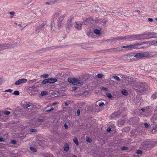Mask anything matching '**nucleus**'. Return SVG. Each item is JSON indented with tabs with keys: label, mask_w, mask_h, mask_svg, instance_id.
I'll use <instances>...</instances> for the list:
<instances>
[{
	"label": "nucleus",
	"mask_w": 157,
	"mask_h": 157,
	"mask_svg": "<svg viewBox=\"0 0 157 157\" xmlns=\"http://www.w3.org/2000/svg\"><path fill=\"white\" fill-rule=\"evenodd\" d=\"M157 37V34L154 32L127 36L128 40H129L150 39Z\"/></svg>",
	"instance_id": "obj_1"
},
{
	"label": "nucleus",
	"mask_w": 157,
	"mask_h": 157,
	"mask_svg": "<svg viewBox=\"0 0 157 157\" xmlns=\"http://www.w3.org/2000/svg\"><path fill=\"white\" fill-rule=\"evenodd\" d=\"M134 89L139 91L141 93H147L149 87L145 83H140L133 86Z\"/></svg>",
	"instance_id": "obj_2"
},
{
	"label": "nucleus",
	"mask_w": 157,
	"mask_h": 157,
	"mask_svg": "<svg viewBox=\"0 0 157 157\" xmlns=\"http://www.w3.org/2000/svg\"><path fill=\"white\" fill-rule=\"evenodd\" d=\"M143 145L144 148L150 149L154 146H157V140L146 141L144 142Z\"/></svg>",
	"instance_id": "obj_3"
},
{
	"label": "nucleus",
	"mask_w": 157,
	"mask_h": 157,
	"mask_svg": "<svg viewBox=\"0 0 157 157\" xmlns=\"http://www.w3.org/2000/svg\"><path fill=\"white\" fill-rule=\"evenodd\" d=\"M67 81L69 83L75 85H82L84 83L83 82L75 78H68Z\"/></svg>",
	"instance_id": "obj_4"
},
{
	"label": "nucleus",
	"mask_w": 157,
	"mask_h": 157,
	"mask_svg": "<svg viewBox=\"0 0 157 157\" xmlns=\"http://www.w3.org/2000/svg\"><path fill=\"white\" fill-rule=\"evenodd\" d=\"M134 57L138 59H142L143 57H147L149 56V53L148 52H143L134 54Z\"/></svg>",
	"instance_id": "obj_5"
},
{
	"label": "nucleus",
	"mask_w": 157,
	"mask_h": 157,
	"mask_svg": "<svg viewBox=\"0 0 157 157\" xmlns=\"http://www.w3.org/2000/svg\"><path fill=\"white\" fill-rule=\"evenodd\" d=\"M141 45V44H139V43H136L134 44H131L127 46H123L122 47H121V48L122 49V48H128L129 49L138 48V46L139 45Z\"/></svg>",
	"instance_id": "obj_6"
},
{
	"label": "nucleus",
	"mask_w": 157,
	"mask_h": 157,
	"mask_svg": "<svg viewBox=\"0 0 157 157\" xmlns=\"http://www.w3.org/2000/svg\"><path fill=\"white\" fill-rule=\"evenodd\" d=\"M124 39H127L128 40L127 36H117L115 38L112 39H109L105 40V41H115V40H124ZM104 41H105L104 40Z\"/></svg>",
	"instance_id": "obj_7"
},
{
	"label": "nucleus",
	"mask_w": 157,
	"mask_h": 157,
	"mask_svg": "<svg viewBox=\"0 0 157 157\" xmlns=\"http://www.w3.org/2000/svg\"><path fill=\"white\" fill-rule=\"evenodd\" d=\"M27 81V80L26 78H21L16 81L15 82L14 84L16 85H18L25 83Z\"/></svg>",
	"instance_id": "obj_8"
},
{
	"label": "nucleus",
	"mask_w": 157,
	"mask_h": 157,
	"mask_svg": "<svg viewBox=\"0 0 157 157\" xmlns=\"http://www.w3.org/2000/svg\"><path fill=\"white\" fill-rule=\"evenodd\" d=\"M93 21V20L91 17H88L83 20L82 23L85 25H87L89 23H92Z\"/></svg>",
	"instance_id": "obj_9"
},
{
	"label": "nucleus",
	"mask_w": 157,
	"mask_h": 157,
	"mask_svg": "<svg viewBox=\"0 0 157 157\" xmlns=\"http://www.w3.org/2000/svg\"><path fill=\"white\" fill-rule=\"evenodd\" d=\"M73 25L72 21V18L70 17L67 21L66 25V27L68 29H69L72 27Z\"/></svg>",
	"instance_id": "obj_10"
},
{
	"label": "nucleus",
	"mask_w": 157,
	"mask_h": 157,
	"mask_svg": "<svg viewBox=\"0 0 157 157\" xmlns=\"http://www.w3.org/2000/svg\"><path fill=\"white\" fill-rule=\"evenodd\" d=\"M14 45H10L9 44H4L2 45H0V50L7 48L10 47H14Z\"/></svg>",
	"instance_id": "obj_11"
},
{
	"label": "nucleus",
	"mask_w": 157,
	"mask_h": 157,
	"mask_svg": "<svg viewBox=\"0 0 157 157\" xmlns=\"http://www.w3.org/2000/svg\"><path fill=\"white\" fill-rule=\"evenodd\" d=\"M82 24L80 23L79 22L77 21L75 22V24L74 27L75 29L78 30H80L82 29Z\"/></svg>",
	"instance_id": "obj_12"
},
{
	"label": "nucleus",
	"mask_w": 157,
	"mask_h": 157,
	"mask_svg": "<svg viewBox=\"0 0 157 157\" xmlns=\"http://www.w3.org/2000/svg\"><path fill=\"white\" fill-rule=\"evenodd\" d=\"M48 83H49V81L48 79V78L45 79L43 80L42 81L40 80L38 82H36L35 83V85H36V86H38V83L40 84L41 85H43Z\"/></svg>",
	"instance_id": "obj_13"
},
{
	"label": "nucleus",
	"mask_w": 157,
	"mask_h": 157,
	"mask_svg": "<svg viewBox=\"0 0 157 157\" xmlns=\"http://www.w3.org/2000/svg\"><path fill=\"white\" fill-rule=\"evenodd\" d=\"M21 105L24 108H28L30 106V105L26 101L22 102Z\"/></svg>",
	"instance_id": "obj_14"
},
{
	"label": "nucleus",
	"mask_w": 157,
	"mask_h": 157,
	"mask_svg": "<svg viewBox=\"0 0 157 157\" xmlns=\"http://www.w3.org/2000/svg\"><path fill=\"white\" fill-rule=\"evenodd\" d=\"M57 26L58 27V29H60L63 26V25L64 24V23H63V21L62 22L60 21L57 20Z\"/></svg>",
	"instance_id": "obj_15"
},
{
	"label": "nucleus",
	"mask_w": 157,
	"mask_h": 157,
	"mask_svg": "<svg viewBox=\"0 0 157 157\" xmlns=\"http://www.w3.org/2000/svg\"><path fill=\"white\" fill-rule=\"evenodd\" d=\"M51 26L52 30L55 31V30L56 29L55 28V25L53 21H51Z\"/></svg>",
	"instance_id": "obj_16"
},
{
	"label": "nucleus",
	"mask_w": 157,
	"mask_h": 157,
	"mask_svg": "<svg viewBox=\"0 0 157 157\" xmlns=\"http://www.w3.org/2000/svg\"><path fill=\"white\" fill-rule=\"evenodd\" d=\"M130 56H129L128 55V54L123 56V58L124 60H133L135 59L134 58H130Z\"/></svg>",
	"instance_id": "obj_17"
},
{
	"label": "nucleus",
	"mask_w": 157,
	"mask_h": 157,
	"mask_svg": "<svg viewBox=\"0 0 157 157\" xmlns=\"http://www.w3.org/2000/svg\"><path fill=\"white\" fill-rule=\"evenodd\" d=\"M49 83H53L56 82L57 81V79L56 78H48Z\"/></svg>",
	"instance_id": "obj_18"
},
{
	"label": "nucleus",
	"mask_w": 157,
	"mask_h": 157,
	"mask_svg": "<svg viewBox=\"0 0 157 157\" xmlns=\"http://www.w3.org/2000/svg\"><path fill=\"white\" fill-rule=\"evenodd\" d=\"M112 49H113V52H119L121 51L122 50V48L121 47Z\"/></svg>",
	"instance_id": "obj_19"
},
{
	"label": "nucleus",
	"mask_w": 157,
	"mask_h": 157,
	"mask_svg": "<svg viewBox=\"0 0 157 157\" xmlns=\"http://www.w3.org/2000/svg\"><path fill=\"white\" fill-rule=\"evenodd\" d=\"M66 16V14H64L61 16L59 18L58 20L60 21L63 22L64 19V17Z\"/></svg>",
	"instance_id": "obj_20"
},
{
	"label": "nucleus",
	"mask_w": 157,
	"mask_h": 157,
	"mask_svg": "<svg viewBox=\"0 0 157 157\" xmlns=\"http://www.w3.org/2000/svg\"><path fill=\"white\" fill-rule=\"evenodd\" d=\"M154 112V116L152 117V118L151 119L152 121L153 119H154L155 120H157V111H155Z\"/></svg>",
	"instance_id": "obj_21"
},
{
	"label": "nucleus",
	"mask_w": 157,
	"mask_h": 157,
	"mask_svg": "<svg viewBox=\"0 0 157 157\" xmlns=\"http://www.w3.org/2000/svg\"><path fill=\"white\" fill-rule=\"evenodd\" d=\"M45 25V24L44 23H43L42 24H41L40 25L37 26V27L36 28V30H38L40 29L43 28L44 26Z\"/></svg>",
	"instance_id": "obj_22"
},
{
	"label": "nucleus",
	"mask_w": 157,
	"mask_h": 157,
	"mask_svg": "<svg viewBox=\"0 0 157 157\" xmlns=\"http://www.w3.org/2000/svg\"><path fill=\"white\" fill-rule=\"evenodd\" d=\"M64 150L66 151H68L69 150L68 145L67 144H66L64 146Z\"/></svg>",
	"instance_id": "obj_23"
},
{
	"label": "nucleus",
	"mask_w": 157,
	"mask_h": 157,
	"mask_svg": "<svg viewBox=\"0 0 157 157\" xmlns=\"http://www.w3.org/2000/svg\"><path fill=\"white\" fill-rule=\"evenodd\" d=\"M151 98L153 99H155L157 97V92H155L151 96Z\"/></svg>",
	"instance_id": "obj_24"
},
{
	"label": "nucleus",
	"mask_w": 157,
	"mask_h": 157,
	"mask_svg": "<svg viewBox=\"0 0 157 157\" xmlns=\"http://www.w3.org/2000/svg\"><path fill=\"white\" fill-rule=\"evenodd\" d=\"M49 75L47 74H44L43 75L40 76V78H46L48 77Z\"/></svg>",
	"instance_id": "obj_25"
},
{
	"label": "nucleus",
	"mask_w": 157,
	"mask_h": 157,
	"mask_svg": "<svg viewBox=\"0 0 157 157\" xmlns=\"http://www.w3.org/2000/svg\"><path fill=\"white\" fill-rule=\"evenodd\" d=\"M48 94V92L46 91H43L41 92L40 95L41 96H44L45 95H47Z\"/></svg>",
	"instance_id": "obj_26"
},
{
	"label": "nucleus",
	"mask_w": 157,
	"mask_h": 157,
	"mask_svg": "<svg viewBox=\"0 0 157 157\" xmlns=\"http://www.w3.org/2000/svg\"><path fill=\"white\" fill-rule=\"evenodd\" d=\"M60 15V13L59 12H56L53 15V17L54 18H57V17H58Z\"/></svg>",
	"instance_id": "obj_27"
},
{
	"label": "nucleus",
	"mask_w": 157,
	"mask_h": 157,
	"mask_svg": "<svg viewBox=\"0 0 157 157\" xmlns=\"http://www.w3.org/2000/svg\"><path fill=\"white\" fill-rule=\"evenodd\" d=\"M97 9L98 10H99L100 12H104L105 11L104 9L102 7H98Z\"/></svg>",
	"instance_id": "obj_28"
},
{
	"label": "nucleus",
	"mask_w": 157,
	"mask_h": 157,
	"mask_svg": "<svg viewBox=\"0 0 157 157\" xmlns=\"http://www.w3.org/2000/svg\"><path fill=\"white\" fill-rule=\"evenodd\" d=\"M118 125L120 127L122 126L124 123V121H121L118 122Z\"/></svg>",
	"instance_id": "obj_29"
},
{
	"label": "nucleus",
	"mask_w": 157,
	"mask_h": 157,
	"mask_svg": "<svg viewBox=\"0 0 157 157\" xmlns=\"http://www.w3.org/2000/svg\"><path fill=\"white\" fill-rule=\"evenodd\" d=\"M106 96L108 97V98L109 99H113V98L114 97H113L112 94L110 93H107L106 94Z\"/></svg>",
	"instance_id": "obj_30"
},
{
	"label": "nucleus",
	"mask_w": 157,
	"mask_h": 157,
	"mask_svg": "<svg viewBox=\"0 0 157 157\" xmlns=\"http://www.w3.org/2000/svg\"><path fill=\"white\" fill-rule=\"evenodd\" d=\"M121 92L125 96H126L128 95V93L124 89L122 90Z\"/></svg>",
	"instance_id": "obj_31"
},
{
	"label": "nucleus",
	"mask_w": 157,
	"mask_h": 157,
	"mask_svg": "<svg viewBox=\"0 0 157 157\" xmlns=\"http://www.w3.org/2000/svg\"><path fill=\"white\" fill-rule=\"evenodd\" d=\"M73 141L75 143V144L77 145H78V140L75 137L74 138V139H73Z\"/></svg>",
	"instance_id": "obj_32"
},
{
	"label": "nucleus",
	"mask_w": 157,
	"mask_h": 157,
	"mask_svg": "<svg viewBox=\"0 0 157 157\" xmlns=\"http://www.w3.org/2000/svg\"><path fill=\"white\" fill-rule=\"evenodd\" d=\"M20 94L19 91L18 90H15L14 92L12 93V94L13 95H18Z\"/></svg>",
	"instance_id": "obj_33"
},
{
	"label": "nucleus",
	"mask_w": 157,
	"mask_h": 157,
	"mask_svg": "<svg viewBox=\"0 0 157 157\" xmlns=\"http://www.w3.org/2000/svg\"><path fill=\"white\" fill-rule=\"evenodd\" d=\"M128 147L123 146L121 148V149L122 151L124 150H128Z\"/></svg>",
	"instance_id": "obj_34"
},
{
	"label": "nucleus",
	"mask_w": 157,
	"mask_h": 157,
	"mask_svg": "<svg viewBox=\"0 0 157 157\" xmlns=\"http://www.w3.org/2000/svg\"><path fill=\"white\" fill-rule=\"evenodd\" d=\"M113 78L118 81H120L121 79L118 77L117 76H113Z\"/></svg>",
	"instance_id": "obj_35"
},
{
	"label": "nucleus",
	"mask_w": 157,
	"mask_h": 157,
	"mask_svg": "<svg viewBox=\"0 0 157 157\" xmlns=\"http://www.w3.org/2000/svg\"><path fill=\"white\" fill-rule=\"evenodd\" d=\"M94 33L96 34H99L100 33V31L98 29H95L94 30Z\"/></svg>",
	"instance_id": "obj_36"
},
{
	"label": "nucleus",
	"mask_w": 157,
	"mask_h": 157,
	"mask_svg": "<svg viewBox=\"0 0 157 157\" xmlns=\"http://www.w3.org/2000/svg\"><path fill=\"white\" fill-rule=\"evenodd\" d=\"M10 113V112L7 111H3V114L5 115H8Z\"/></svg>",
	"instance_id": "obj_37"
},
{
	"label": "nucleus",
	"mask_w": 157,
	"mask_h": 157,
	"mask_svg": "<svg viewBox=\"0 0 157 157\" xmlns=\"http://www.w3.org/2000/svg\"><path fill=\"white\" fill-rule=\"evenodd\" d=\"M44 121V119H40L38 118L36 121L35 122H42Z\"/></svg>",
	"instance_id": "obj_38"
},
{
	"label": "nucleus",
	"mask_w": 157,
	"mask_h": 157,
	"mask_svg": "<svg viewBox=\"0 0 157 157\" xmlns=\"http://www.w3.org/2000/svg\"><path fill=\"white\" fill-rule=\"evenodd\" d=\"M30 150L33 152H36V149L35 148L33 147H31L30 148Z\"/></svg>",
	"instance_id": "obj_39"
},
{
	"label": "nucleus",
	"mask_w": 157,
	"mask_h": 157,
	"mask_svg": "<svg viewBox=\"0 0 157 157\" xmlns=\"http://www.w3.org/2000/svg\"><path fill=\"white\" fill-rule=\"evenodd\" d=\"M142 153V151L141 150H137L136 151V154H140L141 155Z\"/></svg>",
	"instance_id": "obj_40"
},
{
	"label": "nucleus",
	"mask_w": 157,
	"mask_h": 157,
	"mask_svg": "<svg viewBox=\"0 0 157 157\" xmlns=\"http://www.w3.org/2000/svg\"><path fill=\"white\" fill-rule=\"evenodd\" d=\"M113 51V49L111 48L109 49H106L104 50V52H111Z\"/></svg>",
	"instance_id": "obj_41"
},
{
	"label": "nucleus",
	"mask_w": 157,
	"mask_h": 157,
	"mask_svg": "<svg viewBox=\"0 0 157 157\" xmlns=\"http://www.w3.org/2000/svg\"><path fill=\"white\" fill-rule=\"evenodd\" d=\"M103 76V75L101 74H99L97 75L98 77L99 78H102Z\"/></svg>",
	"instance_id": "obj_42"
},
{
	"label": "nucleus",
	"mask_w": 157,
	"mask_h": 157,
	"mask_svg": "<svg viewBox=\"0 0 157 157\" xmlns=\"http://www.w3.org/2000/svg\"><path fill=\"white\" fill-rule=\"evenodd\" d=\"M108 21V19H104L102 20V22L105 24Z\"/></svg>",
	"instance_id": "obj_43"
},
{
	"label": "nucleus",
	"mask_w": 157,
	"mask_h": 157,
	"mask_svg": "<svg viewBox=\"0 0 157 157\" xmlns=\"http://www.w3.org/2000/svg\"><path fill=\"white\" fill-rule=\"evenodd\" d=\"M154 130H155V131H153V132L157 131V125L152 129L151 132H153Z\"/></svg>",
	"instance_id": "obj_44"
},
{
	"label": "nucleus",
	"mask_w": 157,
	"mask_h": 157,
	"mask_svg": "<svg viewBox=\"0 0 157 157\" xmlns=\"http://www.w3.org/2000/svg\"><path fill=\"white\" fill-rule=\"evenodd\" d=\"M86 141L90 143L92 141V140L89 138H87L86 139Z\"/></svg>",
	"instance_id": "obj_45"
},
{
	"label": "nucleus",
	"mask_w": 157,
	"mask_h": 157,
	"mask_svg": "<svg viewBox=\"0 0 157 157\" xmlns=\"http://www.w3.org/2000/svg\"><path fill=\"white\" fill-rule=\"evenodd\" d=\"M29 131L33 132H35L36 131V130L35 129H30Z\"/></svg>",
	"instance_id": "obj_46"
},
{
	"label": "nucleus",
	"mask_w": 157,
	"mask_h": 157,
	"mask_svg": "<svg viewBox=\"0 0 157 157\" xmlns=\"http://www.w3.org/2000/svg\"><path fill=\"white\" fill-rule=\"evenodd\" d=\"M36 79H33V80H30V81H29L28 82H29V83H33V82H36Z\"/></svg>",
	"instance_id": "obj_47"
},
{
	"label": "nucleus",
	"mask_w": 157,
	"mask_h": 157,
	"mask_svg": "<svg viewBox=\"0 0 157 157\" xmlns=\"http://www.w3.org/2000/svg\"><path fill=\"white\" fill-rule=\"evenodd\" d=\"M128 55L129 56H130V58H133L132 57H134V56L135 55L134 54H133V53L130 54Z\"/></svg>",
	"instance_id": "obj_48"
},
{
	"label": "nucleus",
	"mask_w": 157,
	"mask_h": 157,
	"mask_svg": "<svg viewBox=\"0 0 157 157\" xmlns=\"http://www.w3.org/2000/svg\"><path fill=\"white\" fill-rule=\"evenodd\" d=\"M104 105V103L102 102H100L98 103V105L100 106H103V105Z\"/></svg>",
	"instance_id": "obj_49"
},
{
	"label": "nucleus",
	"mask_w": 157,
	"mask_h": 157,
	"mask_svg": "<svg viewBox=\"0 0 157 157\" xmlns=\"http://www.w3.org/2000/svg\"><path fill=\"white\" fill-rule=\"evenodd\" d=\"M101 89L104 90L106 91H107L108 90V88L104 87H102L101 88Z\"/></svg>",
	"instance_id": "obj_50"
},
{
	"label": "nucleus",
	"mask_w": 157,
	"mask_h": 157,
	"mask_svg": "<svg viewBox=\"0 0 157 157\" xmlns=\"http://www.w3.org/2000/svg\"><path fill=\"white\" fill-rule=\"evenodd\" d=\"M13 91L11 89H8L6 90L5 91L6 92H8L10 93H11Z\"/></svg>",
	"instance_id": "obj_51"
},
{
	"label": "nucleus",
	"mask_w": 157,
	"mask_h": 157,
	"mask_svg": "<svg viewBox=\"0 0 157 157\" xmlns=\"http://www.w3.org/2000/svg\"><path fill=\"white\" fill-rule=\"evenodd\" d=\"M144 125L145 126V127L147 128L148 127L149 125L146 122L144 123Z\"/></svg>",
	"instance_id": "obj_52"
},
{
	"label": "nucleus",
	"mask_w": 157,
	"mask_h": 157,
	"mask_svg": "<svg viewBox=\"0 0 157 157\" xmlns=\"http://www.w3.org/2000/svg\"><path fill=\"white\" fill-rule=\"evenodd\" d=\"M16 142V141L15 140H12L11 141V143L12 144H15Z\"/></svg>",
	"instance_id": "obj_53"
},
{
	"label": "nucleus",
	"mask_w": 157,
	"mask_h": 157,
	"mask_svg": "<svg viewBox=\"0 0 157 157\" xmlns=\"http://www.w3.org/2000/svg\"><path fill=\"white\" fill-rule=\"evenodd\" d=\"M77 114L78 116H79L80 115V110L79 109H78L77 111Z\"/></svg>",
	"instance_id": "obj_54"
},
{
	"label": "nucleus",
	"mask_w": 157,
	"mask_h": 157,
	"mask_svg": "<svg viewBox=\"0 0 157 157\" xmlns=\"http://www.w3.org/2000/svg\"><path fill=\"white\" fill-rule=\"evenodd\" d=\"M64 127L66 129H67L68 128V125L66 124V123H65L64 124Z\"/></svg>",
	"instance_id": "obj_55"
},
{
	"label": "nucleus",
	"mask_w": 157,
	"mask_h": 157,
	"mask_svg": "<svg viewBox=\"0 0 157 157\" xmlns=\"http://www.w3.org/2000/svg\"><path fill=\"white\" fill-rule=\"evenodd\" d=\"M9 13L12 15L14 16L15 14V13L13 11L10 12Z\"/></svg>",
	"instance_id": "obj_56"
},
{
	"label": "nucleus",
	"mask_w": 157,
	"mask_h": 157,
	"mask_svg": "<svg viewBox=\"0 0 157 157\" xmlns=\"http://www.w3.org/2000/svg\"><path fill=\"white\" fill-rule=\"evenodd\" d=\"M4 140H5L3 138L0 137V142H4Z\"/></svg>",
	"instance_id": "obj_57"
},
{
	"label": "nucleus",
	"mask_w": 157,
	"mask_h": 157,
	"mask_svg": "<svg viewBox=\"0 0 157 157\" xmlns=\"http://www.w3.org/2000/svg\"><path fill=\"white\" fill-rule=\"evenodd\" d=\"M111 131V128L110 127H108L107 128V131L108 132H110Z\"/></svg>",
	"instance_id": "obj_58"
},
{
	"label": "nucleus",
	"mask_w": 157,
	"mask_h": 157,
	"mask_svg": "<svg viewBox=\"0 0 157 157\" xmlns=\"http://www.w3.org/2000/svg\"><path fill=\"white\" fill-rule=\"evenodd\" d=\"M59 48V47L58 46H54V47H50V48L51 49H55V48Z\"/></svg>",
	"instance_id": "obj_59"
},
{
	"label": "nucleus",
	"mask_w": 157,
	"mask_h": 157,
	"mask_svg": "<svg viewBox=\"0 0 157 157\" xmlns=\"http://www.w3.org/2000/svg\"><path fill=\"white\" fill-rule=\"evenodd\" d=\"M135 12H136L137 13H138L139 14L141 13V12H140V11L138 10H135ZM142 13V12H141V13Z\"/></svg>",
	"instance_id": "obj_60"
},
{
	"label": "nucleus",
	"mask_w": 157,
	"mask_h": 157,
	"mask_svg": "<svg viewBox=\"0 0 157 157\" xmlns=\"http://www.w3.org/2000/svg\"><path fill=\"white\" fill-rule=\"evenodd\" d=\"M134 157H139V156L138 154L135 153V154L134 155Z\"/></svg>",
	"instance_id": "obj_61"
},
{
	"label": "nucleus",
	"mask_w": 157,
	"mask_h": 157,
	"mask_svg": "<svg viewBox=\"0 0 157 157\" xmlns=\"http://www.w3.org/2000/svg\"><path fill=\"white\" fill-rule=\"evenodd\" d=\"M148 20L150 21H153V19L151 18H148Z\"/></svg>",
	"instance_id": "obj_62"
},
{
	"label": "nucleus",
	"mask_w": 157,
	"mask_h": 157,
	"mask_svg": "<svg viewBox=\"0 0 157 157\" xmlns=\"http://www.w3.org/2000/svg\"><path fill=\"white\" fill-rule=\"evenodd\" d=\"M72 89L73 90H76L77 89V87H76L74 86L72 88Z\"/></svg>",
	"instance_id": "obj_63"
},
{
	"label": "nucleus",
	"mask_w": 157,
	"mask_h": 157,
	"mask_svg": "<svg viewBox=\"0 0 157 157\" xmlns=\"http://www.w3.org/2000/svg\"><path fill=\"white\" fill-rule=\"evenodd\" d=\"M145 108H142L141 109V110L143 111V112H144L145 111V110H146Z\"/></svg>",
	"instance_id": "obj_64"
}]
</instances>
